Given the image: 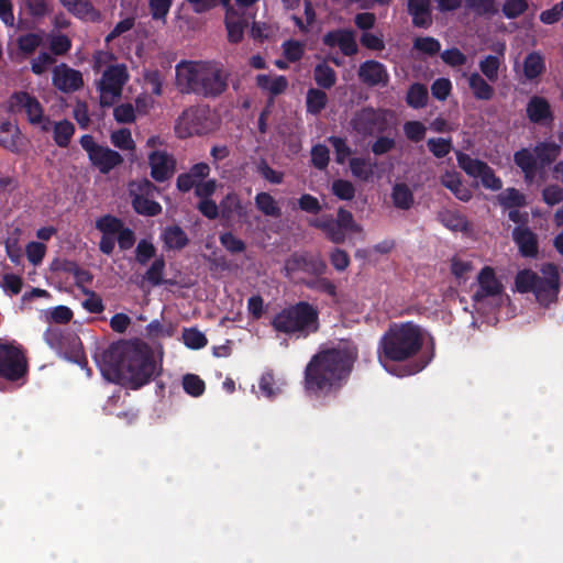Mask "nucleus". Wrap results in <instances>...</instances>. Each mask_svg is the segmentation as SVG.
I'll list each match as a JSON object with an SVG mask.
<instances>
[{"label": "nucleus", "instance_id": "obj_2", "mask_svg": "<svg viewBox=\"0 0 563 563\" xmlns=\"http://www.w3.org/2000/svg\"><path fill=\"white\" fill-rule=\"evenodd\" d=\"M423 346L422 329L411 322H394L382 335L377 345V357L380 365L397 376L413 375L422 371L428 361L415 362L401 372L397 371L395 363H402L413 358Z\"/></svg>", "mask_w": 563, "mask_h": 563}, {"label": "nucleus", "instance_id": "obj_12", "mask_svg": "<svg viewBox=\"0 0 563 563\" xmlns=\"http://www.w3.org/2000/svg\"><path fill=\"white\" fill-rule=\"evenodd\" d=\"M129 79L126 66L123 64L110 65L102 74L100 82V104L102 107H110L111 100L106 99V93H110L112 97H120L122 93L123 86Z\"/></svg>", "mask_w": 563, "mask_h": 563}, {"label": "nucleus", "instance_id": "obj_52", "mask_svg": "<svg viewBox=\"0 0 563 563\" xmlns=\"http://www.w3.org/2000/svg\"><path fill=\"white\" fill-rule=\"evenodd\" d=\"M184 344L191 350H200L208 344V339L197 328H185L183 331Z\"/></svg>", "mask_w": 563, "mask_h": 563}, {"label": "nucleus", "instance_id": "obj_27", "mask_svg": "<svg viewBox=\"0 0 563 563\" xmlns=\"http://www.w3.org/2000/svg\"><path fill=\"white\" fill-rule=\"evenodd\" d=\"M167 250H183L189 244L187 233L177 224L166 227L161 235Z\"/></svg>", "mask_w": 563, "mask_h": 563}, {"label": "nucleus", "instance_id": "obj_23", "mask_svg": "<svg viewBox=\"0 0 563 563\" xmlns=\"http://www.w3.org/2000/svg\"><path fill=\"white\" fill-rule=\"evenodd\" d=\"M408 13L412 18V24L417 27L428 29L432 24L430 0H408Z\"/></svg>", "mask_w": 563, "mask_h": 563}, {"label": "nucleus", "instance_id": "obj_36", "mask_svg": "<svg viewBox=\"0 0 563 563\" xmlns=\"http://www.w3.org/2000/svg\"><path fill=\"white\" fill-rule=\"evenodd\" d=\"M313 79L320 89H331L336 82V73L325 62L313 68Z\"/></svg>", "mask_w": 563, "mask_h": 563}, {"label": "nucleus", "instance_id": "obj_51", "mask_svg": "<svg viewBox=\"0 0 563 563\" xmlns=\"http://www.w3.org/2000/svg\"><path fill=\"white\" fill-rule=\"evenodd\" d=\"M165 258L163 255L155 257L148 269L146 271L144 278L153 286H159L164 284V272H165Z\"/></svg>", "mask_w": 563, "mask_h": 563}, {"label": "nucleus", "instance_id": "obj_5", "mask_svg": "<svg viewBox=\"0 0 563 563\" xmlns=\"http://www.w3.org/2000/svg\"><path fill=\"white\" fill-rule=\"evenodd\" d=\"M277 333L307 339L320 329L319 310L308 301H298L280 309L271 321Z\"/></svg>", "mask_w": 563, "mask_h": 563}, {"label": "nucleus", "instance_id": "obj_1", "mask_svg": "<svg viewBox=\"0 0 563 563\" xmlns=\"http://www.w3.org/2000/svg\"><path fill=\"white\" fill-rule=\"evenodd\" d=\"M102 361L118 383L134 390L148 384L161 372L153 349L141 339L112 343L103 352Z\"/></svg>", "mask_w": 563, "mask_h": 563}, {"label": "nucleus", "instance_id": "obj_57", "mask_svg": "<svg viewBox=\"0 0 563 563\" xmlns=\"http://www.w3.org/2000/svg\"><path fill=\"white\" fill-rule=\"evenodd\" d=\"M327 141L332 145L335 153V162L340 165H343L347 157L352 154L351 147L347 145L345 139L341 136H329Z\"/></svg>", "mask_w": 563, "mask_h": 563}, {"label": "nucleus", "instance_id": "obj_16", "mask_svg": "<svg viewBox=\"0 0 563 563\" xmlns=\"http://www.w3.org/2000/svg\"><path fill=\"white\" fill-rule=\"evenodd\" d=\"M52 82L56 89L65 93L77 91L84 86L82 74L65 63L53 68Z\"/></svg>", "mask_w": 563, "mask_h": 563}, {"label": "nucleus", "instance_id": "obj_48", "mask_svg": "<svg viewBox=\"0 0 563 563\" xmlns=\"http://www.w3.org/2000/svg\"><path fill=\"white\" fill-rule=\"evenodd\" d=\"M305 286L311 290L325 294L331 298H336L338 296L336 285L331 279L323 277V275H314L313 278L305 282Z\"/></svg>", "mask_w": 563, "mask_h": 563}, {"label": "nucleus", "instance_id": "obj_46", "mask_svg": "<svg viewBox=\"0 0 563 563\" xmlns=\"http://www.w3.org/2000/svg\"><path fill=\"white\" fill-rule=\"evenodd\" d=\"M128 189L131 199L136 197H154L155 194L159 191L158 188L147 178L131 180Z\"/></svg>", "mask_w": 563, "mask_h": 563}, {"label": "nucleus", "instance_id": "obj_61", "mask_svg": "<svg viewBox=\"0 0 563 563\" xmlns=\"http://www.w3.org/2000/svg\"><path fill=\"white\" fill-rule=\"evenodd\" d=\"M256 172L271 184L279 185L284 180V174L272 168L265 158H260L256 164Z\"/></svg>", "mask_w": 563, "mask_h": 563}, {"label": "nucleus", "instance_id": "obj_25", "mask_svg": "<svg viewBox=\"0 0 563 563\" xmlns=\"http://www.w3.org/2000/svg\"><path fill=\"white\" fill-rule=\"evenodd\" d=\"M514 162L523 173L526 183H532L538 170V162L534 153L528 148H521L514 154Z\"/></svg>", "mask_w": 563, "mask_h": 563}, {"label": "nucleus", "instance_id": "obj_44", "mask_svg": "<svg viewBox=\"0 0 563 563\" xmlns=\"http://www.w3.org/2000/svg\"><path fill=\"white\" fill-rule=\"evenodd\" d=\"M146 336L150 340L159 338H172L175 335L177 325L173 322L163 323L158 319L152 320L145 328Z\"/></svg>", "mask_w": 563, "mask_h": 563}, {"label": "nucleus", "instance_id": "obj_64", "mask_svg": "<svg viewBox=\"0 0 563 563\" xmlns=\"http://www.w3.org/2000/svg\"><path fill=\"white\" fill-rule=\"evenodd\" d=\"M542 200L545 205L553 207L563 202V187L558 184H551L542 189Z\"/></svg>", "mask_w": 563, "mask_h": 563}, {"label": "nucleus", "instance_id": "obj_14", "mask_svg": "<svg viewBox=\"0 0 563 563\" xmlns=\"http://www.w3.org/2000/svg\"><path fill=\"white\" fill-rule=\"evenodd\" d=\"M285 271L287 274L303 272L312 276H321L327 273L328 265L320 255L294 253L286 260Z\"/></svg>", "mask_w": 563, "mask_h": 563}, {"label": "nucleus", "instance_id": "obj_20", "mask_svg": "<svg viewBox=\"0 0 563 563\" xmlns=\"http://www.w3.org/2000/svg\"><path fill=\"white\" fill-rule=\"evenodd\" d=\"M511 238L518 247L519 254L526 258H536L539 254L538 234L529 227H516Z\"/></svg>", "mask_w": 563, "mask_h": 563}, {"label": "nucleus", "instance_id": "obj_7", "mask_svg": "<svg viewBox=\"0 0 563 563\" xmlns=\"http://www.w3.org/2000/svg\"><path fill=\"white\" fill-rule=\"evenodd\" d=\"M27 373V360L22 346L0 340V377L16 382Z\"/></svg>", "mask_w": 563, "mask_h": 563}, {"label": "nucleus", "instance_id": "obj_56", "mask_svg": "<svg viewBox=\"0 0 563 563\" xmlns=\"http://www.w3.org/2000/svg\"><path fill=\"white\" fill-rule=\"evenodd\" d=\"M428 150L437 158H443L450 154L453 148L452 140L443 137H432L427 142Z\"/></svg>", "mask_w": 563, "mask_h": 563}, {"label": "nucleus", "instance_id": "obj_35", "mask_svg": "<svg viewBox=\"0 0 563 563\" xmlns=\"http://www.w3.org/2000/svg\"><path fill=\"white\" fill-rule=\"evenodd\" d=\"M441 184L451 190L461 201L467 202L472 198V192L467 189L456 173H445L441 178Z\"/></svg>", "mask_w": 563, "mask_h": 563}, {"label": "nucleus", "instance_id": "obj_63", "mask_svg": "<svg viewBox=\"0 0 563 563\" xmlns=\"http://www.w3.org/2000/svg\"><path fill=\"white\" fill-rule=\"evenodd\" d=\"M426 131L424 124L420 121L413 120L404 123V133L413 143L422 141L426 136Z\"/></svg>", "mask_w": 563, "mask_h": 563}, {"label": "nucleus", "instance_id": "obj_18", "mask_svg": "<svg viewBox=\"0 0 563 563\" xmlns=\"http://www.w3.org/2000/svg\"><path fill=\"white\" fill-rule=\"evenodd\" d=\"M478 288L473 294L474 302H482L488 297L499 296L504 286L496 277L495 271L490 266H484L477 276Z\"/></svg>", "mask_w": 563, "mask_h": 563}, {"label": "nucleus", "instance_id": "obj_49", "mask_svg": "<svg viewBox=\"0 0 563 563\" xmlns=\"http://www.w3.org/2000/svg\"><path fill=\"white\" fill-rule=\"evenodd\" d=\"M465 8L476 15H495L498 8L495 0H464Z\"/></svg>", "mask_w": 563, "mask_h": 563}, {"label": "nucleus", "instance_id": "obj_32", "mask_svg": "<svg viewBox=\"0 0 563 563\" xmlns=\"http://www.w3.org/2000/svg\"><path fill=\"white\" fill-rule=\"evenodd\" d=\"M19 128L9 120L0 121V145L11 152H19Z\"/></svg>", "mask_w": 563, "mask_h": 563}, {"label": "nucleus", "instance_id": "obj_41", "mask_svg": "<svg viewBox=\"0 0 563 563\" xmlns=\"http://www.w3.org/2000/svg\"><path fill=\"white\" fill-rule=\"evenodd\" d=\"M154 197L141 198L136 197L131 199L133 210L141 216L156 217L162 213V206L153 199Z\"/></svg>", "mask_w": 563, "mask_h": 563}, {"label": "nucleus", "instance_id": "obj_22", "mask_svg": "<svg viewBox=\"0 0 563 563\" xmlns=\"http://www.w3.org/2000/svg\"><path fill=\"white\" fill-rule=\"evenodd\" d=\"M211 168L205 162L194 164L187 173L177 176L176 188L180 192H189L197 184L209 177Z\"/></svg>", "mask_w": 563, "mask_h": 563}, {"label": "nucleus", "instance_id": "obj_40", "mask_svg": "<svg viewBox=\"0 0 563 563\" xmlns=\"http://www.w3.org/2000/svg\"><path fill=\"white\" fill-rule=\"evenodd\" d=\"M457 165L465 172L470 177L477 178L487 163L478 158H473L468 154L463 152L456 153Z\"/></svg>", "mask_w": 563, "mask_h": 563}, {"label": "nucleus", "instance_id": "obj_26", "mask_svg": "<svg viewBox=\"0 0 563 563\" xmlns=\"http://www.w3.org/2000/svg\"><path fill=\"white\" fill-rule=\"evenodd\" d=\"M505 48V44H500L496 49L500 56L487 55L478 63L481 73L489 82H496L498 80V73L503 63L501 57L504 56Z\"/></svg>", "mask_w": 563, "mask_h": 563}, {"label": "nucleus", "instance_id": "obj_59", "mask_svg": "<svg viewBox=\"0 0 563 563\" xmlns=\"http://www.w3.org/2000/svg\"><path fill=\"white\" fill-rule=\"evenodd\" d=\"M183 387L188 395L199 397L205 393L206 384L198 375L186 374L183 377Z\"/></svg>", "mask_w": 563, "mask_h": 563}, {"label": "nucleus", "instance_id": "obj_42", "mask_svg": "<svg viewBox=\"0 0 563 563\" xmlns=\"http://www.w3.org/2000/svg\"><path fill=\"white\" fill-rule=\"evenodd\" d=\"M75 134V125L68 120H62L59 122H55L53 129V139L57 146L59 147H68L71 137Z\"/></svg>", "mask_w": 563, "mask_h": 563}, {"label": "nucleus", "instance_id": "obj_19", "mask_svg": "<svg viewBox=\"0 0 563 563\" xmlns=\"http://www.w3.org/2000/svg\"><path fill=\"white\" fill-rule=\"evenodd\" d=\"M151 176L157 183L168 180L174 174L176 161L165 151H153L148 155Z\"/></svg>", "mask_w": 563, "mask_h": 563}, {"label": "nucleus", "instance_id": "obj_39", "mask_svg": "<svg viewBox=\"0 0 563 563\" xmlns=\"http://www.w3.org/2000/svg\"><path fill=\"white\" fill-rule=\"evenodd\" d=\"M328 96L323 89L309 88L306 96V110L308 113L317 115L327 107Z\"/></svg>", "mask_w": 563, "mask_h": 563}, {"label": "nucleus", "instance_id": "obj_43", "mask_svg": "<svg viewBox=\"0 0 563 563\" xmlns=\"http://www.w3.org/2000/svg\"><path fill=\"white\" fill-rule=\"evenodd\" d=\"M428 89L420 82L412 84L406 95V102L412 109H421L428 103Z\"/></svg>", "mask_w": 563, "mask_h": 563}, {"label": "nucleus", "instance_id": "obj_9", "mask_svg": "<svg viewBox=\"0 0 563 563\" xmlns=\"http://www.w3.org/2000/svg\"><path fill=\"white\" fill-rule=\"evenodd\" d=\"M79 143L87 152L91 165L98 168L101 174H108L123 163V157L119 152L97 144L90 134L82 135Z\"/></svg>", "mask_w": 563, "mask_h": 563}, {"label": "nucleus", "instance_id": "obj_21", "mask_svg": "<svg viewBox=\"0 0 563 563\" xmlns=\"http://www.w3.org/2000/svg\"><path fill=\"white\" fill-rule=\"evenodd\" d=\"M357 75L360 80L368 87L386 86L389 80L385 65L374 59L363 62Z\"/></svg>", "mask_w": 563, "mask_h": 563}, {"label": "nucleus", "instance_id": "obj_45", "mask_svg": "<svg viewBox=\"0 0 563 563\" xmlns=\"http://www.w3.org/2000/svg\"><path fill=\"white\" fill-rule=\"evenodd\" d=\"M438 220L448 229L454 232L466 231L468 223L465 217L457 212L444 210L438 213Z\"/></svg>", "mask_w": 563, "mask_h": 563}, {"label": "nucleus", "instance_id": "obj_10", "mask_svg": "<svg viewBox=\"0 0 563 563\" xmlns=\"http://www.w3.org/2000/svg\"><path fill=\"white\" fill-rule=\"evenodd\" d=\"M387 110L364 107L351 120L353 129L363 136H372L387 130Z\"/></svg>", "mask_w": 563, "mask_h": 563}, {"label": "nucleus", "instance_id": "obj_50", "mask_svg": "<svg viewBox=\"0 0 563 563\" xmlns=\"http://www.w3.org/2000/svg\"><path fill=\"white\" fill-rule=\"evenodd\" d=\"M245 26H246V22L243 19H240V18L234 19L231 15H227L225 27L228 31L229 42L232 44L240 43L243 40Z\"/></svg>", "mask_w": 563, "mask_h": 563}, {"label": "nucleus", "instance_id": "obj_47", "mask_svg": "<svg viewBox=\"0 0 563 563\" xmlns=\"http://www.w3.org/2000/svg\"><path fill=\"white\" fill-rule=\"evenodd\" d=\"M256 208L267 217L279 218L282 210L274 197L268 192H258L255 196Z\"/></svg>", "mask_w": 563, "mask_h": 563}, {"label": "nucleus", "instance_id": "obj_54", "mask_svg": "<svg viewBox=\"0 0 563 563\" xmlns=\"http://www.w3.org/2000/svg\"><path fill=\"white\" fill-rule=\"evenodd\" d=\"M172 5L173 0H148V10L152 19L165 24Z\"/></svg>", "mask_w": 563, "mask_h": 563}, {"label": "nucleus", "instance_id": "obj_38", "mask_svg": "<svg viewBox=\"0 0 563 563\" xmlns=\"http://www.w3.org/2000/svg\"><path fill=\"white\" fill-rule=\"evenodd\" d=\"M498 203L504 209L522 208L527 205L526 195L517 188L509 187L497 196Z\"/></svg>", "mask_w": 563, "mask_h": 563}, {"label": "nucleus", "instance_id": "obj_29", "mask_svg": "<svg viewBox=\"0 0 563 563\" xmlns=\"http://www.w3.org/2000/svg\"><path fill=\"white\" fill-rule=\"evenodd\" d=\"M561 151L560 144L547 141L537 143L533 148L537 162L540 163L541 167L551 165L561 154Z\"/></svg>", "mask_w": 563, "mask_h": 563}, {"label": "nucleus", "instance_id": "obj_4", "mask_svg": "<svg viewBox=\"0 0 563 563\" xmlns=\"http://www.w3.org/2000/svg\"><path fill=\"white\" fill-rule=\"evenodd\" d=\"M176 86L181 93L217 98L228 88V74L217 63L183 60L176 66Z\"/></svg>", "mask_w": 563, "mask_h": 563}, {"label": "nucleus", "instance_id": "obj_58", "mask_svg": "<svg viewBox=\"0 0 563 563\" xmlns=\"http://www.w3.org/2000/svg\"><path fill=\"white\" fill-rule=\"evenodd\" d=\"M311 164L319 170H323L328 167L330 162V151L324 144H316L312 146L311 152Z\"/></svg>", "mask_w": 563, "mask_h": 563}, {"label": "nucleus", "instance_id": "obj_30", "mask_svg": "<svg viewBox=\"0 0 563 563\" xmlns=\"http://www.w3.org/2000/svg\"><path fill=\"white\" fill-rule=\"evenodd\" d=\"M468 87L476 100L488 101L495 95V89L478 73H472L468 77Z\"/></svg>", "mask_w": 563, "mask_h": 563}, {"label": "nucleus", "instance_id": "obj_55", "mask_svg": "<svg viewBox=\"0 0 563 563\" xmlns=\"http://www.w3.org/2000/svg\"><path fill=\"white\" fill-rule=\"evenodd\" d=\"M331 192L340 200H352L356 189L350 180L335 179L331 184Z\"/></svg>", "mask_w": 563, "mask_h": 563}, {"label": "nucleus", "instance_id": "obj_11", "mask_svg": "<svg viewBox=\"0 0 563 563\" xmlns=\"http://www.w3.org/2000/svg\"><path fill=\"white\" fill-rule=\"evenodd\" d=\"M208 130V111L199 107L184 110L175 125V132L179 139L202 135Z\"/></svg>", "mask_w": 563, "mask_h": 563}, {"label": "nucleus", "instance_id": "obj_53", "mask_svg": "<svg viewBox=\"0 0 563 563\" xmlns=\"http://www.w3.org/2000/svg\"><path fill=\"white\" fill-rule=\"evenodd\" d=\"M124 225L123 221L114 216L106 214L97 219L96 229L103 235H115Z\"/></svg>", "mask_w": 563, "mask_h": 563}, {"label": "nucleus", "instance_id": "obj_37", "mask_svg": "<svg viewBox=\"0 0 563 563\" xmlns=\"http://www.w3.org/2000/svg\"><path fill=\"white\" fill-rule=\"evenodd\" d=\"M541 278L531 269L519 271L515 278L516 289L520 294L533 292Z\"/></svg>", "mask_w": 563, "mask_h": 563}, {"label": "nucleus", "instance_id": "obj_28", "mask_svg": "<svg viewBox=\"0 0 563 563\" xmlns=\"http://www.w3.org/2000/svg\"><path fill=\"white\" fill-rule=\"evenodd\" d=\"M527 115L533 123H540L552 118L551 107L543 97L533 96L527 104Z\"/></svg>", "mask_w": 563, "mask_h": 563}, {"label": "nucleus", "instance_id": "obj_60", "mask_svg": "<svg viewBox=\"0 0 563 563\" xmlns=\"http://www.w3.org/2000/svg\"><path fill=\"white\" fill-rule=\"evenodd\" d=\"M219 241L220 244L231 254L242 253L246 249L245 242L236 238L232 232L221 233Z\"/></svg>", "mask_w": 563, "mask_h": 563}, {"label": "nucleus", "instance_id": "obj_8", "mask_svg": "<svg viewBox=\"0 0 563 563\" xmlns=\"http://www.w3.org/2000/svg\"><path fill=\"white\" fill-rule=\"evenodd\" d=\"M44 340L68 361L80 366L87 365V358L78 335L73 333L64 334L58 329L48 328L44 333Z\"/></svg>", "mask_w": 563, "mask_h": 563}, {"label": "nucleus", "instance_id": "obj_17", "mask_svg": "<svg viewBox=\"0 0 563 563\" xmlns=\"http://www.w3.org/2000/svg\"><path fill=\"white\" fill-rule=\"evenodd\" d=\"M322 43L330 48L339 47L344 56L357 54L356 34L351 29H335L322 36Z\"/></svg>", "mask_w": 563, "mask_h": 563}, {"label": "nucleus", "instance_id": "obj_6", "mask_svg": "<svg viewBox=\"0 0 563 563\" xmlns=\"http://www.w3.org/2000/svg\"><path fill=\"white\" fill-rule=\"evenodd\" d=\"M309 225L320 230L325 238L334 244H343L349 233H360L362 227L357 224L351 211L340 207L336 218L323 214L309 221Z\"/></svg>", "mask_w": 563, "mask_h": 563}, {"label": "nucleus", "instance_id": "obj_31", "mask_svg": "<svg viewBox=\"0 0 563 563\" xmlns=\"http://www.w3.org/2000/svg\"><path fill=\"white\" fill-rule=\"evenodd\" d=\"M349 167L354 178L362 181H368L374 176L376 163H373L369 158L365 157H352L349 161Z\"/></svg>", "mask_w": 563, "mask_h": 563}, {"label": "nucleus", "instance_id": "obj_34", "mask_svg": "<svg viewBox=\"0 0 563 563\" xmlns=\"http://www.w3.org/2000/svg\"><path fill=\"white\" fill-rule=\"evenodd\" d=\"M390 196L391 201L397 209L409 210L413 206V192L405 183L395 184Z\"/></svg>", "mask_w": 563, "mask_h": 563}, {"label": "nucleus", "instance_id": "obj_33", "mask_svg": "<svg viewBox=\"0 0 563 563\" xmlns=\"http://www.w3.org/2000/svg\"><path fill=\"white\" fill-rule=\"evenodd\" d=\"M522 67L526 79L533 80L545 71L544 57L539 52H531L525 57Z\"/></svg>", "mask_w": 563, "mask_h": 563}, {"label": "nucleus", "instance_id": "obj_3", "mask_svg": "<svg viewBox=\"0 0 563 563\" xmlns=\"http://www.w3.org/2000/svg\"><path fill=\"white\" fill-rule=\"evenodd\" d=\"M353 350L327 349L314 354L305 368L303 385L308 394L325 397L336 391L352 369Z\"/></svg>", "mask_w": 563, "mask_h": 563}, {"label": "nucleus", "instance_id": "obj_62", "mask_svg": "<svg viewBox=\"0 0 563 563\" xmlns=\"http://www.w3.org/2000/svg\"><path fill=\"white\" fill-rule=\"evenodd\" d=\"M156 256V247L145 239H142L135 249V260L140 265H146L151 258Z\"/></svg>", "mask_w": 563, "mask_h": 563}, {"label": "nucleus", "instance_id": "obj_15", "mask_svg": "<svg viewBox=\"0 0 563 563\" xmlns=\"http://www.w3.org/2000/svg\"><path fill=\"white\" fill-rule=\"evenodd\" d=\"M11 112L24 111L32 124H38L43 120L44 111L40 101L26 91H16L9 99Z\"/></svg>", "mask_w": 563, "mask_h": 563}, {"label": "nucleus", "instance_id": "obj_24", "mask_svg": "<svg viewBox=\"0 0 563 563\" xmlns=\"http://www.w3.org/2000/svg\"><path fill=\"white\" fill-rule=\"evenodd\" d=\"M221 219L231 221L234 218L245 217L246 211L240 196L235 191L228 192L220 201Z\"/></svg>", "mask_w": 563, "mask_h": 563}, {"label": "nucleus", "instance_id": "obj_13", "mask_svg": "<svg viewBox=\"0 0 563 563\" xmlns=\"http://www.w3.org/2000/svg\"><path fill=\"white\" fill-rule=\"evenodd\" d=\"M542 272L548 275V277L541 278L533 294L541 306L549 307L558 300L560 276L554 264H547Z\"/></svg>", "mask_w": 563, "mask_h": 563}]
</instances>
